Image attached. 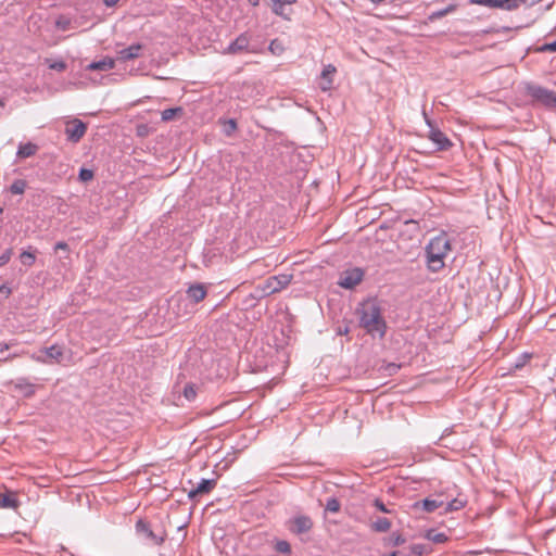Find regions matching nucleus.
Segmentation results:
<instances>
[{
	"instance_id": "8fccbe9b",
	"label": "nucleus",
	"mask_w": 556,
	"mask_h": 556,
	"mask_svg": "<svg viewBox=\"0 0 556 556\" xmlns=\"http://www.w3.org/2000/svg\"><path fill=\"white\" fill-rule=\"evenodd\" d=\"M8 349H9V344L8 343H3L2 348H1V352H3L4 350H8Z\"/></svg>"
},
{
	"instance_id": "864d4df0",
	"label": "nucleus",
	"mask_w": 556,
	"mask_h": 556,
	"mask_svg": "<svg viewBox=\"0 0 556 556\" xmlns=\"http://www.w3.org/2000/svg\"><path fill=\"white\" fill-rule=\"evenodd\" d=\"M349 332V329L345 328L344 330L340 331V334H346Z\"/></svg>"
},
{
	"instance_id": "5701e85b",
	"label": "nucleus",
	"mask_w": 556,
	"mask_h": 556,
	"mask_svg": "<svg viewBox=\"0 0 556 556\" xmlns=\"http://www.w3.org/2000/svg\"><path fill=\"white\" fill-rule=\"evenodd\" d=\"M406 539L399 532H393L390 536L383 539V545L388 547H396L403 545Z\"/></svg>"
},
{
	"instance_id": "39448f33",
	"label": "nucleus",
	"mask_w": 556,
	"mask_h": 556,
	"mask_svg": "<svg viewBox=\"0 0 556 556\" xmlns=\"http://www.w3.org/2000/svg\"><path fill=\"white\" fill-rule=\"evenodd\" d=\"M64 351L62 346L53 344L49 348L40 350L39 354H33L31 358L42 364L61 363L63 359Z\"/></svg>"
},
{
	"instance_id": "79ce46f5",
	"label": "nucleus",
	"mask_w": 556,
	"mask_h": 556,
	"mask_svg": "<svg viewBox=\"0 0 556 556\" xmlns=\"http://www.w3.org/2000/svg\"><path fill=\"white\" fill-rule=\"evenodd\" d=\"M12 290L7 285L0 286V294H3L5 298H8L11 294Z\"/></svg>"
},
{
	"instance_id": "0eeeda50",
	"label": "nucleus",
	"mask_w": 556,
	"mask_h": 556,
	"mask_svg": "<svg viewBox=\"0 0 556 556\" xmlns=\"http://www.w3.org/2000/svg\"><path fill=\"white\" fill-rule=\"evenodd\" d=\"M252 37H236V39L228 45L226 49L223 50V53L237 54L241 52H260L261 50L256 49L252 42Z\"/></svg>"
},
{
	"instance_id": "423d86ee",
	"label": "nucleus",
	"mask_w": 556,
	"mask_h": 556,
	"mask_svg": "<svg viewBox=\"0 0 556 556\" xmlns=\"http://www.w3.org/2000/svg\"><path fill=\"white\" fill-rule=\"evenodd\" d=\"M87 131V125L78 119L74 118L68 121L65 126V135L68 141L77 143L81 140Z\"/></svg>"
},
{
	"instance_id": "603ef678",
	"label": "nucleus",
	"mask_w": 556,
	"mask_h": 556,
	"mask_svg": "<svg viewBox=\"0 0 556 556\" xmlns=\"http://www.w3.org/2000/svg\"><path fill=\"white\" fill-rule=\"evenodd\" d=\"M383 556H400V553L399 552H392L389 555H383Z\"/></svg>"
},
{
	"instance_id": "72a5a7b5",
	"label": "nucleus",
	"mask_w": 556,
	"mask_h": 556,
	"mask_svg": "<svg viewBox=\"0 0 556 556\" xmlns=\"http://www.w3.org/2000/svg\"><path fill=\"white\" fill-rule=\"evenodd\" d=\"M178 112H181V109L180 108H174V109H166L162 112V121L164 122H168V121H172L174 118V116L178 113Z\"/></svg>"
},
{
	"instance_id": "6e6552de",
	"label": "nucleus",
	"mask_w": 556,
	"mask_h": 556,
	"mask_svg": "<svg viewBox=\"0 0 556 556\" xmlns=\"http://www.w3.org/2000/svg\"><path fill=\"white\" fill-rule=\"evenodd\" d=\"M363 277L364 273L361 268L348 269L341 274L338 285L344 289H353L362 282Z\"/></svg>"
},
{
	"instance_id": "aec40b11",
	"label": "nucleus",
	"mask_w": 556,
	"mask_h": 556,
	"mask_svg": "<svg viewBox=\"0 0 556 556\" xmlns=\"http://www.w3.org/2000/svg\"><path fill=\"white\" fill-rule=\"evenodd\" d=\"M414 507H421L425 511L432 513L438 508L444 507V501L425 498L422 501L416 502Z\"/></svg>"
},
{
	"instance_id": "bb28decb",
	"label": "nucleus",
	"mask_w": 556,
	"mask_h": 556,
	"mask_svg": "<svg viewBox=\"0 0 556 556\" xmlns=\"http://www.w3.org/2000/svg\"><path fill=\"white\" fill-rule=\"evenodd\" d=\"M27 187V182L24 179H16L10 186V192L13 194H23Z\"/></svg>"
},
{
	"instance_id": "e433bc0d",
	"label": "nucleus",
	"mask_w": 556,
	"mask_h": 556,
	"mask_svg": "<svg viewBox=\"0 0 556 556\" xmlns=\"http://www.w3.org/2000/svg\"><path fill=\"white\" fill-rule=\"evenodd\" d=\"M539 52H556V40L551 43H544L536 48Z\"/></svg>"
},
{
	"instance_id": "393cba45",
	"label": "nucleus",
	"mask_w": 556,
	"mask_h": 556,
	"mask_svg": "<svg viewBox=\"0 0 556 556\" xmlns=\"http://www.w3.org/2000/svg\"><path fill=\"white\" fill-rule=\"evenodd\" d=\"M370 528L375 532H387L391 528V521L388 518L380 517L371 523Z\"/></svg>"
},
{
	"instance_id": "7c9ffc66",
	"label": "nucleus",
	"mask_w": 556,
	"mask_h": 556,
	"mask_svg": "<svg viewBox=\"0 0 556 556\" xmlns=\"http://www.w3.org/2000/svg\"><path fill=\"white\" fill-rule=\"evenodd\" d=\"M224 132L230 137L237 130V122L233 118L224 121Z\"/></svg>"
},
{
	"instance_id": "cd10ccee",
	"label": "nucleus",
	"mask_w": 556,
	"mask_h": 556,
	"mask_svg": "<svg viewBox=\"0 0 556 556\" xmlns=\"http://www.w3.org/2000/svg\"><path fill=\"white\" fill-rule=\"evenodd\" d=\"M20 260H21L22 264L30 267L34 265V263L36 261V254H35V252H31V251H23L20 254Z\"/></svg>"
},
{
	"instance_id": "ddd939ff",
	"label": "nucleus",
	"mask_w": 556,
	"mask_h": 556,
	"mask_svg": "<svg viewBox=\"0 0 556 556\" xmlns=\"http://www.w3.org/2000/svg\"><path fill=\"white\" fill-rule=\"evenodd\" d=\"M142 50H143V46L140 43H134V45H130L129 47L118 49L116 51V60L126 62V61L137 59L141 55Z\"/></svg>"
},
{
	"instance_id": "de8ad7c7",
	"label": "nucleus",
	"mask_w": 556,
	"mask_h": 556,
	"mask_svg": "<svg viewBox=\"0 0 556 556\" xmlns=\"http://www.w3.org/2000/svg\"><path fill=\"white\" fill-rule=\"evenodd\" d=\"M208 48H213V50H214L215 52H223V50H224V49H219V48H217L215 45H214V46L208 45Z\"/></svg>"
},
{
	"instance_id": "2f4dec72",
	"label": "nucleus",
	"mask_w": 556,
	"mask_h": 556,
	"mask_svg": "<svg viewBox=\"0 0 556 556\" xmlns=\"http://www.w3.org/2000/svg\"><path fill=\"white\" fill-rule=\"evenodd\" d=\"M275 549L278 553H282V554L291 553V546H290L289 542H287L285 540L277 541L276 544H275Z\"/></svg>"
},
{
	"instance_id": "6ab92c4d",
	"label": "nucleus",
	"mask_w": 556,
	"mask_h": 556,
	"mask_svg": "<svg viewBox=\"0 0 556 556\" xmlns=\"http://www.w3.org/2000/svg\"><path fill=\"white\" fill-rule=\"evenodd\" d=\"M15 390L20 391L23 396L30 397L35 394V384L25 378H20L14 382Z\"/></svg>"
},
{
	"instance_id": "58836bf2",
	"label": "nucleus",
	"mask_w": 556,
	"mask_h": 556,
	"mask_svg": "<svg viewBox=\"0 0 556 556\" xmlns=\"http://www.w3.org/2000/svg\"><path fill=\"white\" fill-rule=\"evenodd\" d=\"M374 506H375L378 510H380V511H382V513H386V514H390V513H391V510L386 506V504H384L380 498H376V500L374 501Z\"/></svg>"
},
{
	"instance_id": "9d476101",
	"label": "nucleus",
	"mask_w": 556,
	"mask_h": 556,
	"mask_svg": "<svg viewBox=\"0 0 556 556\" xmlns=\"http://www.w3.org/2000/svg\"><path fill=\"white\" fill-rule=\"evenodd\" d=\"M136 532L138 535L149 541L153 545H161L164 539L160 535H156L151 529L149 522L139 519L136 523Z\"/></svg>"
},
{
	"instance_id": "a19ab883",
	"label": "nucleus",
	"mask_w": 556,
	"mask_h": 556,
	"mask_svg": "<svg viewBox=\"0 0 556 556\" xmlns=\"http://www.w3.org/2000/svg\"><path fill=\"white\" fill-rule=\"evenodd\" d=\"M410 552L414 555L421 556L425 553V547L421 544H414L410 546Z\"/></svg>"
},
{
	"instance_id": "412c9836",
	"label": "nucleus",
	"mask_w": 556,
	"mask_h": 556,
	"mask_svg": "<svg viewBox=\"0 0 556 556\" xmlns=\"http://www.w3.org/2000/svg\"><path fill=\"white\" fill-rule=\"evenodd\" d=\"M20 505L18 500L12 493L0 494V508L16 509Z\"/></svg>"
},
{
	"instance_id": "f3484780",
	"label": "nucleus",
	"mask_w": 556,
	"mask_h": 556,
	"mask_svg": "<svg viewBox=\"0 0 556 556\" xmlns=\"http://www.w3.org/2000/svg\"><path fill=\"white\" fill-rule=\"evenodd\" d=\"M187 294L194 303H199L204 300L207 294V290L203 283H194L188 288Z\"/></svg>"
},
{
	"instance_id": "20e7f679",
	"label": "nucleus",
	"mask_w": 556,
	"mask_h": 556,
	"mask_svg": "<svg viewBox=\"0 0 556 556\" xmlns=\"http://www.w3.org/2000/svg\"><path fill=\"white\" fill-rule=\"evenodd\" d=\"M287 529L295 535H302L308 533L314 522L307 515H295L286 522Z\"/></svg>"
},
{
	"instance_id": "3c124183",
	"label": "nucleus",
	"mask_w": 556,
	"mask_h": 556,
	"mask_svg": "<svg viewBox=\"0 0 556 556\" xmlns=\"http://www.w3.org/2000/svg\"><path fill=\"white\" fill-rule=\"evenodd\" d=\"M14 356H15V355L8 356V357H5V358H3V359H0V362H8V361L12 359Z\"/></svg>"
},
{
	"instance_id": "5fc2aeb1",
	"label": "nucleus",
	"mask_w": 556,
	"mask_h": 556,
	"mask_svg": "<svg viewBox=\"0 0 556 556\" xmlns=\"http://www.w3.org/2000/svg\"><path fill=\"white\" fill-rule=\"evenodd\" d=\"M0 106H4V102L0 100Z\"/></svg>"
},
{
	"instance_id": "f03ea898",
	"label": "nucleus",
	"mask_w": 556,
	"mask_h": 556,
	"mask_svg": "<svg viewBox=\"0 0 556 556\" xmlns=\"http://www.w3.org/2000/svg\"><path fill=\"white\" fill-rule=\"evenodd\" d=\"M451 242L445 233H441L430 240L426 248L427 266L429 270L437 273L444 267V258L451 251Z\"/></svg>"
},
{
	"instance_id": "49530a36",
	"label": "nucleus",
	"mask_w": 556,
	"mask_h": 556,
	"mask_svg": "<svg viewBox=\"0 0 556 556\" xmlns=\"http://www.w3.org/2000/svg\"><path fill=\"white\" fill-rule=\"evenodd\" d=\"M195 38H197V40H198V41L203 42V48H204V49H207V48H206V46H205V43L211 41V37H201V36H198V37H195Z\"/></svg>"
},
{
	"instance_id": "7ed1b4c3",
	"label": "nucleus",
	"mask_w": 556,
	"mask_h": 556,
	"mask_svg": "<svg viewBox=\"0 0 556 556\" xmlns=\"http://www.w3.org/2000/svg\"><path fill=\"white\" fill-rule=\"evenodd\" d=\"M525 92L531 97L534 103H539L547 109H556V92L542 87L538 84L526 83Z\"/></svg>"
},
{
	"instance_id": "1a4fd4ad",
	"label": "nucleus",
	"mask_w": 556,
	"mask_h": 556,
	"mask_svg": "<svg viewBox=\"0 0 556 556\" xmlns=\"http://www.w3.org/2000/svg\"><path fill=\"white\" fill-rule=\"evenodd\" d=\"M430 126L428 138L437 146V150L445 151L452 147L451 140L439 128L432 126L430 119H426Z\"/></svg>"
},
{
	"instance_id": "2eb2a0df",
	"label": "nucleus",
	"mask_w": 556,
	"mask_h": 556,
	"mask_svg": "<svg viewBox=\"0 0 556 556\" xmlns=\"http://www.w3.org/2000/svg\"><path fill=\"white\" fill-rule=\"evenodd\" d=\"M337 72V68L331 65V64H328L324 67L321 74H320V77H319V88L323 90V91H328L332 88V84H333V76Z\"/></svg>"
},
{
	"instance_id": "f704fd0d",
	"label": "nucleus",
	"mask_w": 556,
	"mask_h": 556,
	"mask_svg": "<svg viewBox=\"0 0 556 556\" xmlns=\"http://www.w3.org/2000/svg\"><path fill=\"white\" fill-rule=\"evenodd\" d=\"M184 396L188 401H193L197 396V391L193 384H186L184 388Z\"/></svg>"
},
{
	"instance_id": "4c0bfd02",
	"label": "nucleus",
	"mask_w": 556,
	"mask_h": 556,
	"mask_svg": "<svg viewBox=\"0 0 556 556\" xmlns=\"http://www.w3.org/2000/svg\"><path fill=\"white\" fill-rule=\"evenodd\" d=\"M13 255L12 249H7L1 255H0V266L7 265L11 257Z\"/></svg>"
},
{
	"instance_id": "f257e3e1",
	"label": "nucleus",
	"mask_w": 556,
	"mask_h": 556,
	"mask_svg": "<svg viewBox=\"0 0 556 556\" xmlns=\"http://www.w3.org/2000/svg\"><path fill=\"white\" fill-rule=\"evenodd\" d=\"M359 325L371 337L383 338L387 331V323L382 309L375 299L364 301L357 309Z\"/></svg>"
},
{
	"instance_id": "c85d7f7f",
	"label": "nucleus",
	"mask_w": 556,
	"mask_h": 556,
	"mask_svg": "<svg viewBox=\"0 0 556 556\" xmlns=\"http://www.w3.org/2000/svg\"><path fill=\"white\" fill-rule=\"evenodd\" d=\"M341 509V504L338 498L330 497L326 503V510L330 513H339Z\"/></svg>"
},
{
	"instance_id": "a18cd8bd",
	"label": "nucleus",
	"mask_w": 556,
	"mask_h": 556,
	"mask_svg": "<svg viewBox=\"0 0 556 556\" xmlns=\"http://www.w3.org/2000/svg\"><path fill=\"white\" fill-rule=\"evenodd\" d=\"M102 1L108 8H113L118 3L119 0H102Z\"/></svg>"
},
{
	"instance_id": "4be33fe9",
	"label": "nucleus",
	"mask_w": 556,
	"mask_h": 556,
	"mask_svg": "<svg viewBox=\"0 0 556 556\" xmlns=\"http://www.w3.org/2000/svg\"><path fill=\"white\" fill-rule=\"evenodd\" d=\"M37 151L38 147L36 144L27 142L24 144H20L16 155L20 159H26L35 155Z\"/></svg>"
},
{
	"instance_id": "a211bd4d",
	"label": "nucleus",
	"mask_w": 556,
	"mask_h": 556,
	"mask_svg": "<svg viewBox=\"0 0 556 556\" xmlns=\"http://www.w3.org/2000/svg\"><path fill=\"white\" fill-rule=\"evenodd\" d=\"M114 66H115V60L112 58L105 56L104 59H102L100 61L90 63L87 66V70L106 72V71L114 68Z\"/></svg>"
},
{
	"instance_id": "37998d69",
	"label": "nucleus",
	"mask_w": 556,
	"mask_h": 556,
	"mask_svg": "<svg viewBox=\"0 0 556 556\" xmlns=\"http://www.w3.org/2000/svg\"><path fill=\"white\" fill-rule=\"evenodd\" d=\"M454 9H455L454 5H450L445 10L439 11V12L434 13L433 15L441 17V16H444L445 14H447L448 12L454 11Z\"/></svg>"
},
{
	"instance_id": "a878e982",
	"label": "nucleus",
	"mask_w": 556,
	"mask_h": 556,
	"mask_svg": "<svg viewBox=\"0 0 556 556\" xmlns=\"http://www.w3.org/2000/svg\"><path fill=\"white\" fill-rule=\"evenodd\" d=\"M466 503H467V501L465 498L456 497V498L447 502L446 504L444 503V513L446 514V513L459 510L463 507H465Z\"/></svg>"
},
{
	"instance_id": "c03bdc74",
	"label": "nucleus",
	"mask_w": 556,
	"mask_h": 556,
	"mask_svg": "<svg viewBox=\"0 0 556 556\" xmlns=\"http://www.w3.org/2000/svg\"><path fill=\"white\" fill-rule=\"evenodd\" d=\"M54 250H55V251H56V250H64V251H67V252H68V250H70V249H68V244H67L66 242H64V241H60V242H58V243L55 244Z\"/></svg>"
},
{
	"instance_id": "4468645a",
	"label": "nucleus",
	"mask_w": 556,
	"mask_h": 556,
	"mask_svg": "<svg viewBox=\"0 0 556 556\" xmlns=\"http://www.w3.org/2000/svg\"><path fill=\"white\" fill-rule=\"evenodd\" d=\"M217 481L215 479H202L197 488L192 489L188 493L190 500H195L199 495L208 494L216 486Z\"/></svg>"
},
{
	"instance_id": "09e8293b",
	"label": "nucleus",
	"mask_w": 556,
	"mask_h": 556,
	"mask_svg": "<svg viewBox=\"0 0 556 556\" xmlns=\"http://www.w3.org/2000/svg\"><path fill=\"white\" fill-rule=\"evenodd\" d=\"M252 5L256 7L260 0H248Z\"/></svg>"
},
{
	"instance_id": "c756f323",
	"label": "nucleus",
	"mask_w": 556,
	"mask_h": 556,
	"mask_svg": "<svg viewBox=\"0 0 556 556\" xmlns=\"http://www.w3.org/2000/svg\"><path fill=\"white\" fill-rule=\"evenodd\" d=\"M268 50L274 54V55H280L283 50H285V47L282 46V43L276 38L274 40L270 41L269 46H268Z\"/></svg>"
},
{
	"instance_id": "c9c22d12",
	"label": "nucleus",
	"mask_w": 556,
	"mask_h": 556,
	"mask_svg": "<svg viewBox=\"0 0 556 556\" xmlns=\"http://www.w3.org/2000/svg\"><path fill=\"white\" fill-rule=\"evenodd\" d=\"M79 179L84 182L89 181L93 178V172L88 168H81L79 170Z\"/></svg>"
},
{
	"instance_id": "b1692460",
	"label": "nucleus",
	"mask_w": 556,
	"mask_h": 556,
	"mask_svg": "<svg viewBox=\"0 0 556 556\" xmlns=\"http://www.w3.org/2000/svg\"><path fill=\"white\" fill-rule=\"evenodd\" d=\"M56 29L60 31H67L73 29V21L67 15H60L55 18Z\"/></svg>"
},
{
	"instance_id": "dca6fc26",
	"label": "nucleus",
	"mask_w": 556,
	"mask_h": 556,
	"mask_svg": "<svg viewBox=\"0 0 556 556\" xmlns=\"http://www.w3.org/2000/svg\"><path fill=\"white\" fill-rule=\"evenodd\" d=\"M271 1V9L277 14L285 18H290V15L292 14V3L294 1L289 0H270Z\"/></svg>"
},
{
	"instance_id": "9b49d317",
	"label": "nucleus",
	"mask_w": 556,
	"mask_h": 556,
	"mask_svg": "<svg viewBox=\"0 0 556 556\" xmlns=\"http://www.w3.org/2000/svg\"><path fill=\"white\" fill-rule=\"evenodd\" d=\"M525 0H470V3L488 8L517 9Z\"/></svg>"
},
{
	"instance_id": "473e14b6",
	"label": "nucleus",
	"mask_w": 556,
	"mask_h": 556,
	"mask_svg": "<svg viewBox=\"0 0 556 556\" xmlns=\"http://www.w3.org/2000/svg\"><path fill=\"white\" fill-rule=\"evenodd\" d=\"M46 62L48 63L49 68H51V70H54L58 72H63L66 70V63L62 60H59V61L46 60Z\"/></svg>"
},
{
	"instance_id": "f8f14e48",
	"label": "nucleus",
	"mask_w": 556,
	"mask_h": 556,
	"mask_svg": "<svg viewBox=\"0 0 556 556\" xmlns=\"http://www.w3.org/2000/svg\"><path fill=\"white\" fill-rule=\"evenodd\" d=\"M291 281V276L289 275H279L269 277L265 282L264 291L267 293L279 292L283 288H286Z\"/></svg>"
},
{
	"instance_id": "ea45409f",
	"label": "nucleus",
	"mask_w": 556,
	"mask_h": 556,
	"mask_svg": "<svg viewBox=\"0 0 556 556\" xmlns=\"http://www.w3.org/2000/svg\"><path fill=\"white\" fill-rule=\"evenodd\" d=\"M428 538L435 543H443L447 540V536L444 533H437L434 535L429 533Z\"/></svg>"
}]
</instances>
